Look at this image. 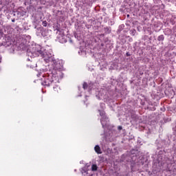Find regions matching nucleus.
Wrapping results in <instances>:
<instances>
[{
    "mask_svg": "<svg viewBox=\"0 0 176 176\" xmlns=\"http://www.w3.org/2000/svg\"><path fill=\"white\" fill-rule=\"evenodd\" d=\"M157 41H159L160 42L164 41V35L163 34L160 35L157 38Z\"/></svg>",
    "mask_w": 176,
    "mask_h": 176,
    "instance_id": "9b49d317",
    "label": "nucleus"
},
{
    "mask_svg": "<svg viewBox=\"0 0 176 176\" xmlns=\"http://www.w3.org/2000/svg\"><path fill=\"white\" fill-rule=\"evenodd\" d=\"M90 166V165H86L85 167L82 168L81 169V173L82 174H87V171H89V167Z\"/></svg>",
    "mask_w": 176,
    "mask_h": 176,
    "instance_id": "0eeeda50",
    "label": "nucleus"
},
{
    "mask_svg": "<svg viewBox=\"0 0 176 176\" xmlns=\"http://www.w3.org/2000/svg\"><path fill=\"white\" fill-rule=\"evenodd\" d=\"M3 46H5L6 47H9V46H12V41H8L6 42H4L3 43Z\"/></svg>",
    "mask_w": 176,
    "mask_h": 176,
    "instance_id": "1a4fd4ad",
    "label": "nucleus"
},
{
    "mask_svg": "<svg viewBox=\"0 0 176 176\" xmlns=\"http://www.w3.org/2000/svg\"><path fill=\"white\" fill-rule=\"evenodd\" d=\"M118 130H122V126H118Z\"/></svg>",
    "mask_w": 176,
    "mask_h": 176,
    "instance_id": "6ab92c4d",
    "label": "nucleus"
},
{
    "mask_svg": "<svg viewBox=\"0 0 176 176\" xmlns=\"http://www.w3.org/2000/svg\"><path fill=\"white\" fill-rule=\"evenodd\" d=\"M79 89H80V87H78V90H79Z\"/></svg>",
    "mask_w": 176,
    "mask_h": 176,
    "instance_id": "393cba45",
    "label": "nucleus"
},
{
    "mask_svg": "<svg viewBox=\"0 0 176 176\" xmlns=\"http://www.w3.org/2000/svg\"><path fill=\"white\" fill-rule=\"evenodd\" d=\"M2 56H0V63H1Z\"/></svg>",
    "mask_w": 176,
    "mask_h": 176,
    "instance_id": "412c9836",
    "label": "nucleus"
},
{
    "mask_svg": "<svg viewBox=\"0 0 176 176\" xmlns=\"http://www.w3.org/2000/svg\"><path fill=\"white\" fill-rule=\"evenodd\" d=\"M104 135H107L105 134V133H104Z\"/></svg>",
    "mask_w": 176,
    "mask_h": 176,
    "instance_id": "b1692460",
    "label": "nucleus"
},
{
    "mask_svg": "<svg viewBox=\"0 0 176 176\" xmlns=\"http://www.w3.org/2000/svg\"><path fill=\"white\" fill-rule=\"evenodd\" d=\"M97 168H98V167L97 166V165L93 164V165L91 166V170H92L93 171H97Z\"/></svg>",
    "mask_w": 176,
    "mask_h": 176,
    "instance_id": "f8f14e48",
    "label": "nucleus"
},
{
    "mask_svg": "<svg viewBox=\"0 0 176 176\" xmlns=\"http://www.w3.org/2000/svg\"><path fill=\"white\" fill-rule=\"evenodd\" d=\"M58 75L55 71H52L51 73H49L47 76H45L41 85L45 86V87L52 86L54 90H56V87L58 86Z\"/></svg>",
    "mask_w": 176,
    "mask_h": 176,
    "instance_id": "f03ea898",
    "label": "nucleus"
},
{
    "mask_svg": "<svg viewBox=\"0 0 176 176\" xmlns=\"http://www.w3.org/2000/svg\"><path fill=\"white\" fill-rule=\"evenodd\" d=\"M15 21H16V19H12V23H14Z\"/></svg>",
    "mask_w": 176,
    "mask_h": 176,
    "instance_id": "a211bd4d",
    "label": "nucleus"
},
{
    "mask_svg": "<svg viewBox=\"0 0 176 176\" xmlns=\"http://www.w3.org/2000/svg\"><path fill=\"white\" fill-rule=\"evenodd\" d=\"M131 34L134 36L135 35V30H130Z\"/></svg>",
    "mask_w": 176,
    "mask_h": 176,
    "instance_id": "dca6fc26",
    "label": "nucleus"
},
{
    "mask_svg": "<svg viewBox=\"0 0 176 176\" xmlns=\"http://www.w3.org/2000/svg\"><path fill=\"white\" fill-rule=\"evenodd\" d=\"M27 56L31 57V58H34V57H39V56H41L45 63H50L51 64L54 60L53 55H52V54H47L46 52H43V50H42V47L39 45H35L32 50L28 49L27 50Z\"/></svg>",
    "mask_w": 176,
    "mask_h": 176,
    "instance_id": "f257e3e1",
    "label": "nucleus"
},
{
    "mask_svg": "<svg viewBox=\"0 0 176 176\" xmlns=\"http://www.w3.org/2000/svg\"><path fill=\"white\" fill-rule=\"evenodd\" d=\"M124 28V25H120L118 27V29L117 30V34H120V32H122V31H123Z\"/></svg>",
    "mask_w": 176,
    "mask_h": 176,
    "instance_id": "6e6552de",
    "label": "nucleus"
},
{
    "mask_svg": "<svg viewBox=\"0 0 176 176\" xmlns=\"http://www.w3.org/2000/svg\"><path fill=\"white\" fill-rule=\"evenodd\" d=\"M42 25L43 27H47V21H43Z\"/></svg>",
    "mask_w": 176,
    "mask_h": 176,
    "instance_id": "4468645a",
    "label": "nucleus"
},
{
    "mask_svg": "<svg viewBox=\"0 0 176 176\" xmlns=\"http://www.w3.org/2000/svg\"><path fill=\"white\" fill-rule=\"evenodd\" d=\"M28 61H31V59H30V58H28Z\"/></svg>",
    "mask_w": 176,
    "mask_h": 176,
    "instance_id": "5701e85b",
    "label": "nucleus"
},
{
    "mask_svg": "<svg viewBox=\"0 0 176 176\" xmlns=\"http://www.w3.org/2000/svg\"><path fill=\"white\" fill-rule=\"evenodd\" d=\"M131 153H132V155L135 154V153H134V151H131Z\"/></svg>",
    "mask_w": 176,
    "mask_h": 176,
    "instance_id": "aec40b11",
    "label": "nucleus"
},
{
    "mask_svg": "<svg viewBox=\"0 0 176 176\" xmlns=\"http://www.w3.org/2000/svg\"><path fill=\"white\" fill-rule=\"evenodd\" d=\"M88 86L89 85H87V82H84L82 85V89H84V90H86V89H87Z\"/></svg>",
    "mask_w": 176,
    "mask_h": 176,
    "instance_id": "ddd939ff",
    "label": "nucleus"
},
{
    "mask_svg": "<svg viewBox=\"0 0 176 176\" xmlns=\"http://www.w3.org/2000/svg\"><path fill=\"white\" fill-rule=\"evenodd\" d=\"M51 64L54 68L53 71L55 72L56 71H61V69H63V67H64V63H63V60L58 59H54Z\"/></svg>",
    "mask_w": 176,
    "mask_h": 176,
    "instance_id": "20e7f679",
    "label": "nucleus"
},
{
    "mask_svg": "<svg viewBox=\"0 0 176 176\" xmlns=\"http://www.w3.org/2000/svg\"><path fill=\"white\" fill-rule=\"evenodd\" d=\"M98 112L100 113V116L102 117V119H100V123L103 129L104 130L105 129H109V119L107 116H105V111H104V110H98Z\"/></svg>",
    "mask_w": 176,
    "mask_h": 176,
    "instance_id": "7ed1b4c3",
    "label": "nucleus"
},
{
    "mask_svg": "<svg viewBox=\"0 0 176 176\" xmlns=\"http://www.w3.org/2000/svg\"><path fill=\"white\" fill-rule=\"evenodd\" d=\"M100 108H101V110H104V109L105 108V104L100 103Z\"/></svg>",
    "mask_w": 176,
    "mask_h": 176,
    "instance_id": "2eb2a0df",
    "label": "nucleus"
},
{
    "mask_svg": "<svg viewBox=\"0 0 176 176\" xmlns=\"http://www.w3.org/2000/svg\"><path fill=\"white\" fill-rule=\"evenodd\" d=\"M126 57H130L131 56V54H130V52H126Z\"/></svg>",
    "mask_w": 176,
    "mask_h": 176,
    "instance_id": "f3484780",
    "label": "nucleus"
},
{
    "mask_svg": "<svg viewBox=\"0 0 176 176\" xmlns=\"http://www.w3.org/2000/svg\"><path fill=\"white\" fill-rule=\"evenodd\" d=\"M37 30V34H41V35L45 38V36H47V32L46 30H44L42 27H39L36 28Z\"/></svg>",
    "mask_w": 176,
    "mask_h": 176,
    "instance_id": "39448f33",
    "label": "nucleus"
},
{
    "mask_svg": "<svg viewBox=\"0 0 176 176\" xmlns=\"http://www.w3.org/2000/svg\"><path fill=\"white\" fill-rule=\"evenodd\" d=\"M63 42H67V40L64 39V40H63Z\"/></svg>",
    "mask_w": 176,
    "mask_h": 176,
    "instance_id": "4be33fe9",
    "label": "nucleus"
},
{
    "mask_svg": "<svg viewBox=\"0 0 176 176\" xmlns=\"http://www.w3.org/2000/svg\"><path fill=\"white\" fill-rule=\"evenodd\" d=\"M74 171H76V169H75Z\"/></svg>",
    "mask_w": 176,
    "mask_h": 176,
    "instance_id": "a878e982",
    "label": "nucleus"
},
{
    "mask_svg": "<svg viewBox=\"0 0 176 176\" xmlns=\"http://www.w3.org/2000/svg\"><path fill=\"white\" fill-rule=\"evenodd\" d=\"M104 32L105 34H111V28H104Z\"/></svg>",
    "mask_w": 176,
    "mask_h": 176,
    "instance_id": "9d476101",
    "label": "nucleus"
},
{
    "mask_svg": "<svg viewBox=\"0 0 176 176\" xmlns=\"http://www.w3.org/2000/svg\"><path fill=\"white\" fill-rule=\"evenodd\" d=\"M94 151L96 152V153H98V155H101V153H102V151H101V148L98 145L95 146Z\"/></svg>",
    "mask_w": 176,
    "mask_h": 176,
    "instance_id": "423d86ee",
    "label": "nucleus"
}]
</instances>
